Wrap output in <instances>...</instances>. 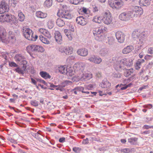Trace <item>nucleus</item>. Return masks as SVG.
Wrapping results in <instances>:
<instances>
[{
  "label": "nucleus",
  "instance_id": "1",
  "mask_svg": "<svg viewBox=\"0 0 153 153\" xmlns=\"http://www.w3.org/2000/svg\"><path fill=\"white\" fill-rule=\"evenodd\" d=\"M0 22H6L10 24L11 27H14L15 26L18 25V20L14 16L11 14H2L0 16Z\"/></svg>",
  "mask_w": 153,
  "mask_h": 153
},
{
  "label": "nucleus",
  "instance_id": "2",
  "mask_svg": "<svg viewBox=\"0 0 153 153\" xmlns=\"http://www.w3.org/2000/svg\"><path fill=\"white\" fill-rule=\"evenodd\" d=\"M146 36V35L144 32L140 33L138 30L134 31L132 33L133 38L135 40L137 39V42H138V40L139 41L138 43L142 44L143 43V39Z\"/></svg>",
  "mask_w": 153,
  "mask_h": 153
},
{
  "label": "nucleus",
  "instance_id": "3",
  "mask_svg": "<svg viewBox=\"0 0 153 153\" xmlns=\"http://www.w3.org/2000/svg\"><path fill=\"white\" fill-rule=\"evenodd\" d=\"M108 4L112 8L118 9L123 5V3L122 0H108Z\"/></svg>",
  "mask_w": 153,
  "mask_h": 153
},
{
  "label": "nucleus",
  "instance_id": "4",
  "mask_svg": "<svg viewBox=\"0 0 153 153\" xmlns=\"http://www.w3.org/2000/svg\"><path fill=\"white\" fill-rule=\"evenodd\" d=\"M133 17V15L132 14L130 10L127 12L122 13L119 16L120 20L125 21H128Z\"/></svg>",
  "mask_w": 153,
  "mask_h": 153
},
{
  "label": "nucleus",
  "instance_id": "5",
  "mask_svg": "<svg viewBox=\"0 0 153 153\" xmlns=\"http://www.w3.org/2000/svg\"><path fill=\"white\" fill-rule=\"evenodd\" d=\"M112 17L109 11L104 13L103 17L102 18V21L105 24L107 25H109L112 22Z\"/></svg>",
  "mask_w": 153,
  "mask_h": 153
},
{
  "label": "nucleus",
  "instance_id": "6",
  "mask_svg": "<svg viewBox=\"0 0 153 153\" xmlns=\"http://www.w3.org/2000/svg\"><path fill=\"white\" fill-rule=\"evenodd\" d=\"M132 15H133V17L135 16H140L143 13V10L142 8L137 6H134L132 7V8L130 9Z\"/></svg>",
  "mask_w": 153,
  "mask_h": 153
},
{
  "label": "nucleus",
  "instance_id": "7",
  "mask_svg": "<svg viewBox=\"0 0 153 153\" xmlns=\"http://www.w3.org/2000/svg\"><path fill=\"white\" fill-rule=\"evenodd\" d=\"M57 14L59 17L65 19H70L72 17V16L70 12L65 10H62L61 12L59 11L58 12Z\"/></svg>",
  "mask_w": 153,
  "mask_h": 153
},
{
  "label": "nucleus",
  "instance_id": "8",
  "mask_svg": "<svg viewBox=\"0 0 153 153\" xmlns=\"http://www.w3.org/2000/svg\"><path fill=\"white\" fill-rule=\"evenodd\" d=\"M24 36L25 38L30 40L31 37V35L33 33V31L28 28L23 27L22 30Z\"/></svg>",
  "mask_w": 153,
  "mask_h": 153
},
{
  "label": "nucleus",
  "instance_id": "9",
  "mask_svg": "<svg viewBox=\"0 0 153 153\" xmlns=\"http://www.w3.org/2000/svg\"><path fill=\"white\" fill-rule=\"evenodd\" d=\"M9 11L8 6L4 0L2 1L0 4V14Z\"/></svg>",
  "mask_w": 153,
  "mask_h": 153
},
{
  "label": "nucleus",
  "instance_id": "10",
  "mask_svg": "<svg viewBox=\"0 0 153 153\" xmlns=\"http://www.w3.org/2000/svg\"><path fill=\"white\" fill-rule=\"evenodd\" d=\"M6 31L2 26H0V41L5 43L6 41Z\"/></svg>",
  "mask_w": 153,
  "mask_h": 153
},
{
  "label": "nucleus",
  "instance_id": "11",
  "mask_svg": "<svg viewBox=\"0 0 153 153\" xmlns=\"http://www.w3.org/2000/svg\"><path fill=\"white\" fill-rule=\"evenodd\" d=\"M115 36L118 42L122 43L124 42L125 35L123 32L121 31H117L115 33Z\"/></svg>",
  "mask_w": 153,
  "mask_h": 153
},
{
  "label": "nucleus",
  "instance_id": "12",
  "mask_svg": "<svg viewBox=\"0 0 153 153\" xmlns=\"http://www.w3.org/2000/svg\"><path fill=\"white\" fill-rule=\"evenodd\" d=\"M73 48L72 47H65L60 48L59 51L61 53H65L67 55L71 54L73 53Z\"/></svg>",
  "mask_w": 153,
  "mask_h": 153
},
{
  "label": "nucleus",
  "instance_id": "13",
  "mask_svg": "<svg viewBox=\"0 0 153 153\" xmlns=\"http://www.w3.org/2000/svg\"><path fill=\"white\" fill-rule=\"evenodd\" d=\"M76 21L77 24L82 26L86 25L87 22V19L81 16L76 18Z\"/></svg>",
  "mask_w": 153,
  "mask_h": 153
},
{
  "label": "nucleus",
  "instance_id": "14",
  "mask_svg": "<svg viewBox=\"0 0 153 153\" xmlns=\"http://www.w3.org/2000/svg\"><path fill=\"white\" fill-rule=\"evenodd\" d=\"M99 30L97 28L94 29L93 31L95 38L97 40H100V39H101L103 36L102 34L101 33V32H100Z\"/></svg>",
  "mask_w": 153,
  "mask_h": 153
},
{
  "label": "nucleus",
  "instance_id": "15",
  "mask_svg": "<svg viewBox=\"0 0 153 153\" xmlns=\"http://www.w3.org/2000/svg\"><path fill=\"white\" fill-rule=\"evenodd\" d=\"M77 53L78 54L81 56H85L88 55V51L87 49L82 48L78 49L77 51Z\"/></svg>",
  "mask_w": 153,
  "mask_h": 153
},
{
  "label": "nucleus",
  "instance_id": "16",
  "mask_svg": "<svg viewBox=\"0 0 153 153\" xmlns=\"http://www.w3.org/2000/svg\"><path fill=\"white\" fill-rule=\"evenodd\" d=\"M54 37L56 41L59 44H61L62 41V36L59 31H57L55 33Z\"/></svg>",
  "mask_w": 153,
  "mask_h": 153
},
{
  "label": "nucleus",
  "instance_id": "17",
  "mask_svg": "<svg viewBox=\"0 0 153 153\" xmlns=\"http://www.w3.org/2000/svg\"><path fill=\"white\" fill-rule=\"evenodd\" d=\"M111 86V84L107 80H103L101 84V87L104 88H110Z\"/></svg>",
  "mask_w": 153,
  "mask_h": 153
},
{
  "label": "nucleus",
  "instance_id": "18",
  "mask_svg": "<svg viewBox=\"0 0 153 153\" xmlns=\"http://www.w3.org/2000/svg\"><path fill=\"white\" fill-rule=\"evenodd\" d=\"M67 67L65 65L59 66L56 68V70L62 74H65Z\"/></svg>",
  "mask_w": 153,
  "mask_h": 153
},
{
  "label": "nucleus",
  "instance_id": "19",
  "mask_svg": "<svg viewBox=\"0 0 153 153\" xmlns=\"http://www.w3.org/2000/svg\"><path fill=\"white\" fill-rule=\"evenodd\" d=\"M139 4L141 6L147 7L150 5V0H140Z\"/></svg>",
  "mask_w": 153,
  "mask_h": 153
},
{
  "label": "nucleus",
  "instance_id": "20",
  "mask_svg": "<svg viewBox=\"0 0 153 153\" xmlns=\"http://www.w3.org/2000/svg\"><path fill=\"white\" fill-rule=\"evenodd\" d=\"M134 49V47L132 46H128L124 48L122 51L124 54H127L130 53Z\"/></svg>",
  "mask_w": 153,
  "mask_h": 153
},
{
  "label": "nucleus",
  "instance_id": "21",
  "mask_svg": "<svg viewBox=\"0 0 153 153\" xmlns=\"http://www.w3.org/2000/svg\"><path fill=\"white\" fill-rule=\"evenodd\" d=\"M36 15L38 18H45L47 17V14L46 13H44L40 11H38L36 12Z\"/></svg>",
  "mask_w": 153,
  "mask_h": 153
},
{
  "label": "nucleus",
  "instance_id": "22",
  "mask_svg": "<svg viewBox=\"0 0 153 153\" xmlns=\"http://www.w3.org/2000/svg\"><path fill=\"white\" fill-rule=\"evenodd\" d=\"M39 74L42 77L45 79H50L51 78V76L49 74L46 72L43 71H41L39 73Z\"/></svg>",
  "mask_w": 153,
  "mask_h": 153
},
{
  "label": "nucleus",
  "instance_id": "23",
  "mask_svg": "<svg viewBox=\"0 0 153 153\" xmlns=\"http://www.w3.org/2000/svg\"><path fill=\"white\" fill-rule=\"evenodd\" d=\"M18 13V20L20 22L24 21L25 19V15L20 10H18L17 11Z\"/></svg>",
  "mask_w": 153,
  "mask_h": 153
},
{
  "label": "nucleus",
  "instance_id": "24",
  "mask_svg": "<svg viewBox=\"0 0 153 153\" xmlns=\"http://www.w3.org/2000/svg\"><path fill=\"white\" fill-rule=\"evenodd\" d=\"M88 60L95 64H99L102 61L101 58H89Z\"/></svg>",
  "mask_w": 153,
  "mask_h": 153
},
{
  "label": "nucleus",
  "instance_id": "25",
  "mask_svg": "<svg viewBox=\"0 0 153 153\" xmlns=\"http://www.w3.org/2000/svg\"><path fill=\"white\" fill-rule=\"evenodd\" d=\"M66 72L65 74L68 76H72L74 74V73L71 67H67Z\"/></svg>",
  "mask_w": 153,
  "mask_h": 153
},
{
  "label": "nucleus",
  "instance_id": "26",
  "mask_svg": "<svg viewBox=\"0 0 153 153\" xmlns=\"http://www.w3.org/2000/svg\"><path fill=\"white\" fill-rule=\"evenodd\" d=\"M56 23L57 25L59 27H62L65 25L64 21L60 18L57 19Z\"/></svg>",
  "mask_w": 153,
  "mask_h": 153
},
{
  "label": "nucleus",
  "instance_id": "27",
  "mask_svg": "<svg viewBox=\"0 0 153 153\" xmlns=\"http://www.w3.org/2000/svg\"><path fill=\"white\" fill-rule=\"evenodd\" d=\"M123 67V64L121 61L120 62H117L114 65V67L115 69L118 71H120L122 69Z\"/></svg>",
  "mask_w": 153,
  "mask_h": 153
},
{
  "label": "nucleus",
  "instance_id": "28",
  "mask_svg": "<svg viewBox=\"0 0 153 153\" xmlns=\"http://www.w3.org/2000/svg\"><path fill=\"white\" fill-rule=\"evenodd\" d=\"M8 36H16L19 34V31L18 30H15L14 32H13L12 31L9 30L7 33Z\"/></svg>",
  "mask_w": 153,
  "mask_h": 153
},
{
  "label": "nucleus",
  "instance_id": "29",
  "mask_svg": "<svg viewBox=\"0 0 153 153\" xmlns=\"http://www.w3.org/2000/svg\"><path fill=\"white\" fill-rule=\"evenodd\" d=\"M40 40L44 43L48 44L50 43V41L47 38H45L42 35H40L39 36Z\"/></svg>",
  "mask_w": 153,
  "mask_h": 153
},
{
  "label": "nucleus",
  "instance_id": "30",
  "mask_svg": "<svg viewBox=\"0 0 153 153\" xmlns=\"http://www.w3.org/2000/svg\"><path fill=\"white\" fill-rule=\"evenodd\" d=\"M52 4V0H46L44 2V5L45 7H49L51 6Z\"/></svg>",
  "mask_w": 153,
  "mask_h": 153
},
{
  "label": "nucleus",
  "instance_id": "31",
  "mask_svg": "<svg viewBox=\"0 0 153 153\" xmlns=\"http://www.w3.org/2000/svg\"><path fill=\"white\" fill-rule=\"evenodd\" d=\"M137 140V138L136 137H132L129 138L128 141L131 144L134 145L136 144Z\"/></svg>",
  "mask_w": 153,
  "mask_h": 153
},
{
  "label": "nucleus",
  "instance_id": "32",
  "mask_svg": "<svg viewBox=\"0 0 153 153\" xmlns=\"http://www.w3.org/2000/svg\"><path fill=\"white\" fill-rule=\"evenodd\" d=\"M35 51L43 52L44 51V49L42 46L35 45Z\"/></svg>",
  "mask_w": 153,
  "mask_h": 153
},
{
  "label": "nucleus",
  "instance_id": "33",
  "mask_svg": "<svg viewBox=\"0 0 153 153\" xmlns=\"http://www.w3.org/2000/svg\"><path fill=\"white\" fill-rule=\"evenodd\" d=\"M101 20H102V17L97 16L94 17L92 19V21L93 22H95L98 23H100L101 22Z\"/></svg>",
  "mask_w": 153,
  "mask_h": 153
},
{
  "label": "nucleus",
  "instance_id": "34",
  "mask_svg": "<svg viewBox=\"0 0 153 153\" xmlns=\"http://www.w3.org/2000/svg\"><path fill=\"white\" fill-rule=\"evenodd\" d=\"M35 45H32L30 46H28L27 48V50L28 52L30 53L32 52L35 51Z\"/></svg>",
  "mask_w": 153,
  "mask_h": 153
},
{
  "label": "nucleus",
  "instance_id": "35",
  "mask_svg": "<svg viewBox=\"0 0 153 153\" xmlns=\"http://www.w3.org/2000/svg\"><path fill=\"white\" fill-rule=\"evenodd\" d=\"M78 11L79 14L85 13L87 14L88 13V9L85 7L81 8Z\"/></svg>",
  "mask_w": 153,
  "mask_h": 153
},
{
  "label": "nucleus",
  "instance_id": "36",
  "mask_svg": "<svg viewBox=\"0 0 153 153\" xmlns=\"http://www.w3.org/2000/svg\"><path fill=\"white\" fill-rule=\"evenodd\" d=\"M133 72V69H130L129 70H127L125 73V75L126 77H128Z\"/></svg>",
  "mask_w": 153,
  "mask_h": 153
},
{
  "label": "nucleus",
  "instance_id": "37",
  "mask_svg": "<svg viewBox=\"0 0 153 153\" xmlns=\"http://www.w3.org/2000/svg\"><path fill=\"white\" fill-rule=\"evenodd\" d=\"M123 60L124 61L123 62V64L126 66H130L132 65V61H130L128 59H127L126 58H124Z\"/></svg>",
  "mask_w": 153,
  "mask_h": 153
},
{
  "label": "nucleus",
  "instance_id": "38",
  "mask_svg": "<svg viewBox=\"0 0 153 153\" xmlns=\"http://www.w3.org/2000/svg\"><path fill=\"white\" fill-rule=\"evenodd\" d=\"M54 21L50 20L48 22L47 25L48 28L50 29H52L54 26Z\"/></svg>",
  "mask_w": 153,
  "mask_h": 153
},
{
  "label": "nucleus",
  "instance_id": "39",
  "mask_svg": "<svg viewBox=\"0 0 153 153\" xmlns=\"http://www.w3.org/2000/svg\"><path fill=\"white\" fill-rule=\"evenodd\" d=\"M132 85L131 83H130L127 85H124L123 84H121L120 85V87H121L122 86H123L121 87L120 90H123L127 89L128 87H130Z\"/></svg>",
  "mask_w": 153,
  "mask_h": 153
},
{
  "label": "nucleus",
  "instance_id": "40",
  "mask_svg": "<svg viewBox=\"0 0 153 153\" xmlns=\"http://www.w3.org/2000/svg\"><path fill=\"white\" fill-rule=\"evenodd\" d=\"M15 51H14V50H13L11 51L10 53H8L6 52H4L3 53V54H4L5 56V57L7 58V57L8 56L9 57V54H10V55L12 56L13 57L14 56V55L13 54H15Z\"/></svg>",
  "mask_w": 153,
  "mask_h": 153
},
{
  "label": "nucleus",
  "instance_id": "41",
  "mask_svg": "<svg viewBox=\"0 0 153 153\" xmlns=\"http://www.w3.org/2000/svg\"><path fill=\"white\" fill-rule=\"evenodd\" d=\"M8 39L9 41L12 43H15L16 41V36H8Z\"/></svg>",
  "mask_w": 153,
  "mask_h": 153
},
{
  "label": "nucleus",
  "instance_id": "42",
  "mask_svg": "<svg viewBox=\"0 0 153 153\" xmlns=\"http://www.w3.org/2000/svg\"><path fill=\"white\" fill-rule=\"evenodd\" d=\"M14 71L19 74H23L24 73V71L21 68L19 67L16 68Z\"/></svg>",
  "mask_w": 153,
  "mask_h": 153
},
{
  "label": "nucleus",
  "instance_id": "43",
  "mask_svg": "<svg viewBox=\"0 0 153 153\" xmlns=\"http://www.w3.org/2000/svg\"><path fill=\"white\" fill-rule=\"evenodd\" d=\"M108 44L110 45H112L114 43V38L112 37H108Z\"/></svg>",
  "mask_w": 153,
  "mask_h": 153
},
{
  "label": "nucleus",
  "instance_id": "44",
  "mask_svg": "<svg viewBox=\"0 0 153 153\" xmlns=\"http://www.w3.org/2000/svg\"><path fill=\"white\" fill-rule=\"evenodd\" d=\"M38 37V36L36 35V34L34 33L33 32V33H32L31 35V37L30 38V39H30V40L35 41L37 39Z\"/></svg>",
  "mask_w": 153,
  "mask_h": 153
},
{
  "label": "nucleus",
  "instance_id": "45",
  "mask_svg": "<svg viewBox=\"0 0 153 153\" xmlns=\"http://www.w3.org/2000/svg\"><path fill=\"white\" fill-rule=\"evenodd\" d=\"M11 6L15 7L17 4L18 1L16 0H11Z\"/></svg>",
  "mask_w": 153,
  "mask_h": 153
},
{
  "label": "nucleus",
  "instance_id": "46",
  "mask_svg": "<svg viewBox=\"0 0 153 153\" xmlns=\"http://www.w3.org/2000/svg\"><path fill=\"white\" fill-rule=\"evenodd\" d=\"M43 35L49 39L51 38V35L50 32L47 30L45 31Z\"/></svg>",
  "mask_w": 153,
  "mask_h": 153
},
{
  "label": "nucleus",
  "instance_id": "47",
  "mask_svg": "<svg viewBox=\"0 0 153 153\" xmlns=\"http://www.w3.org/2000/svg\"><path fill=\"white\" fill-rule=\"evenodd\" d=\"M75 66L76 67L78 68L79 69H81L85 66V65L82 63H79L76 64Z\"/></svg>",
  "mask_w": 153,
  "mask_h": 153
},
{
  "label": "nucleus",
  "instance_id": "48",
  "mask_svg": "<svg viewBox=\"0 0 153 153\" xmlns=\"http://www.w3.org/2000/svg\"><path fill=\"white\" fill-rule=\"evenodd\" d=\"M97 28L98 29H99L100 31L101 32V33L102 34V36H103V32L105 31V28L103 27H101Z\"/></svg>",
  "mask_w": 153,
  "mask_h": 153
},
{
  "label": "nucleus",
  "instance_id": "49",
  "mask_svg": "<svg viewBox=\"0 0 153 153\" xmlns=\"http://www.w3.org/2000/svg\"><path fill=\"white\" fill-rule=\"evenodd\" d=\"M19 59V58H18L17 60H16V61H21V64L26 65L27 64V62L26 60L23 59H22V60H20Z\"/></svg>",
  "mask_w": 153,
  "mask_h": 153
},
{
  "label": "nucleus",
  "instance_id": "50",
  "mask_svg": "<svg viewBox=\"0 0 153 153\" xmlns=\"http://www.w3.org/2000/svg\"><path fill=\"white\" fill-rule=\"evenodd\" d=\"M81 149L80 148L76 147H74L73 149V151L77 153H79Z\"/></svg>",
  "mask_w": 153,
  "mask_h": 153
},
{
  "label": "nucleus",
  "instance_id": "51",
  "mask_svg": "<svg viewBox=\"0 0 153 153\" xmlns=\"http://www.w3.org/2000/svg\"><path fill=\"white\" fill-rule=\"evenodd\" d=\"M9 65L11 67H17L18 66V65L13 62H9Z\"/></svg>",
  "mask_w": 153,
  "mask_h": 153
},
{
  "label": "nucleus",
  "instance_id": "52",
  "mask_svg": "<svg viewBox=\"0 0 153 153\" xmlns=\"http://www.w3.org/2000/svg\"><path fill=\"white\" fill-rule=\"evenodd\" d=\"M30 103L32 105L35 106H37L39 105L38 102L36 100L31 101Z\"/></svg>",
  "mask_w": 153,
  "mask_h": 153
},
{
  "label": "nucleus",
  "instance_id": "53",
  "mask_svg": "<svg viewBox=\"0 0 153 153\" xmlns=\"http://www.w3.org/2000/svg\"><path fill=\"white\" fill-rule=\"evenodd\" d=\"M64 32L65 35L67 36V37L69 39V36H70V30L68 29H65L64 30Z\"/></svg>",
  "mask_w": 153,
  "mask_h": 153
},
{
  "label": "nucleus",
  "instance_id": "54",
  "mask_svg": "<svg viewBox=\"0 0 153 153\" xmlns=\"http://www.w3.org/2000/svg\"><path fill=\"white\" fill-rule=\"evenodd\" d=\"M143 128L144 129H148L149 128H153V126H149L147 125H145L143 127Z\"/></svg>",
  "mask_w": 153,
  "mask_h": 153
},
{
  "label": "nucleus",
  "instance_id": "55",
  "mask_svg": "<svg viewBox=\"0 0 153 153\" xmlns=\"http://www.w3.org/2000/svg\"><path fill=\"white\" fill-rule=\"evenodd\" d=\"M83 0H73V2H72L71 1V2L74 4H77L79 2L82 1Z\"/></svg>",
  "mask_w": 153,
  "mask_h": 153
},
{
  "label": "nucleus",
  "instance_id": "56",
  "mask_svg": "<svg viewBox=\"0 0 153 153\" xmlns=\"http://www.w3.org/2000/svg\"><path fill=\"white\" fill-rule=\"evenodd\" d=\"M145 61V60L143 59H139L137 61L136 63H138V65L140 66L141 64L143 63Z\"/></svg>",
  "mask_w": 153,
  "mask_h": 153
},
{
  "label": "nucleus",
  "instance_id": "57",
  "mask_svg": "<svg viewBox=\"0 0 153 153\" xmlns=\"http://www.w3.org/2000/svg\"><path fill=\"white\" fill-rule=\"evenodd\" d=\"M77 91H81L82 92L84 90L83 87H77L75 88Z\"/></svg>",
  "mask_w": 153,
  "mask_h": 153
},
{
  "label": "nucleus",
  "instance_id": "58",
  "mask_svg": "<svg viewBox=\"0 0 153 153\" xmlns=\"http://www.w3.org/2000/svg\"><path fill=\"white\" fill-rule=\"evenodd\" d=\"M121 76V74L119 73H116L114 74V77L115 78H120Z\"/></svg>",
  "mask_w": 153,
  "mask_h": 153
},
{
  "label": "nucleus",
  "instance_id": "59",
  "mask_svg": "<svg viewBox=\"0 0 153 153\" xmlns=\"http://www.w3.org/2000/svg\"><path fill=\"white\" fill-rule=\"evenodd\" d=\"M90 75L88 74H83V75L82 76L83 78L84 79H88L89 78Z\"/></svg>",
  "mask_w": 153,
  "mask_h": 153
},
{
  "label": "nucleus",
  "instance_id": "60",
  "mask_svg": "<svg viewBox=\"0 0 153 153\" xmlns=\"http://www.w3.org/2000/svg\"><path fill=\"white\" fill-rule=\"evenodd\" d=\"M121 152L125 153H127L129 152V149L128 148H125L122 149Z\"/></svg>",
  "mask_w": 153,
  "mask_h": 153
},
{
  "label": "nucleus",
  "instance_id": "61",
  "mask_svg": "<svg viewBox=\"0 0 153 153\" xmlns=\"http://www.w3.org/2000/svg\"><path fill=\"white\" fill-rule=\"evenodd\" d=\"M82 143H83L85 144H87L89 143V140L88 138H86L85 139L83 140Z\"/></svg>",
  "mask_w": 153,
  "mask_h": 153
},
{
  "label": "nucleus",
  "instance_id": "62",
  "mask_svg": "<svg viewBox=\"0 0 153 153\" xmlns=\"http://www.w3.org/2000/svg\"><path fill=\"white\" fill-rule=\"evenodd\" d=\"M143 107L145 108H147L149 109H150L152 107V105L151 104H149L147 105H145V106Z\"/></svg>",
  "mask_w": 153,
  "mask_h": 153
},
{
  "label": "nucleus",
  "instance_id": "63",
  "mask_svg": "<svg viewBox=\"0 0 153 153\" xmlns=\"http://www.w3.org/2000/svg\"><path fill=\"white\" fill-rule=\"evenodd\" d=\"M140 68V65H138V63L136 62L135 65V68L136 70H139Z\"/></svg>",
  "mask_w": 153,
  "mask_h": 153
},
{
  "label": "nucleus",
  "instance_id": "64",
  "mask_svg": "<svg viewBox=\"0 0 153 153\" xmlns=\"http://www.w3.org/2000/svg\"><path fill=\"white\" fill-rule=\"evenodd\" d=\"M148 52L149 53L151 54L153 53V51L151 48H149Z\"/></svg>",
  "mask_w": 153,
  "mask_h": 153
}]
</instances>
